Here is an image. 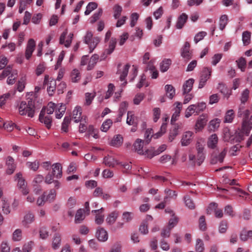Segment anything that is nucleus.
Returning <instances> with one entry per match:
<instances>
[{"label": "nucleus", "instance_id": "obj_23", "mask_svg": "<svg viewBox=\"0 0 252 252\" xmlns=\"http://www.w3.org/2000/svg\"><path fill=\"white\" fill-rule=\"evenodd\" d=\"M218 142V137L216 134L211 135L207 141V146L209 148L214 149L216 148Z\"/></svg>", "mask_w": 252, "mask_h": 252}, {"label": "nucleus", "instance_id": "obj_43", "mask_svg": "<svg viewBox=\"0 0 252 252\" xmlns=\"http://www.w3.org/2000/svg\"><path fill=\"white\" fill-rule=\"evenodd\" d=\"M118 217V213L116 212H112L107 218L106 221L107 223L112 224L114 223Z\"/></svg>", "mask_w": 252, "mask_h": 252}, {"label": "nucleus", "instance_id": "obj_42", "mask_svg": "<svg viewBox=\"0 0 252 252\" xmlns=\"http://www.w3.org/2000/svg\"><path fill=\"white\" fill-rule=\"evenodd\" d=\"M26 166L30 169L33 171H36L39 168V162L35 160L33 162L28 161L26 162Z\"/></svg>", "mask_w": 252, "mask_h": 252}, {"label": "nucleus", "instance_id": "obj_10", "mask_svg": "<svg viewBox=\"0 0 252 252\" xmlns=\"http://www.w3.org/2000/svg\"><path fill=\"white\" fill-rule=\"evenodd\" d=\"M35 46V43L34 40L33 39H29L25 52V57L27 60H29L31 57L32 54L34 50Z\"/></svg>", "mask_w": 252, "mask_h": 252}, {"label": "nucleus", "instance_id": "obj_11", "mask_svg": "<svg viewBox=\"0 0 252 252\" xmlns=\"http://www.w3.org/2000/svg\"><path fill=\"white\" fill-rule=\"evenodd\" d=\"M6 165L7 166L6 173L9 175L12 174L15 171L16 165L14 163V158L8 156L6 160Z\"/></svg>", "mask_w": 252, "mask_h": 252}, {"label": "nucleus", "instance_id": "obj_30", "mask_svg": "<svg viewBox=\"0 0 252 252\" xmlns=\"http://www.w3.org/2000/svg\"><path fill=\"white\" fill-rule=\"evenodd\" d=\"M180 126L176 124L174 125L172 128L170 130L169 135V140L172 142L176 136L178 134V130L180 128Z\"/></svg>", "mask_w": 252, "mask_h": 252}, {"label": "nucleus", "instance_id": "obj_15", "mask_svg": "<svg viewBox=\"0 0 252 252\" xmlns=\"http://www.w3.org/2000/svg\"><path fill=\"white\" fill-rule=\"evenodd\" d=\"M194 80L190 78L187 80L183 85V94H185L189 93L192 90Z\"/></svg>", "mask_w": 252, "mask_h": 252}, {"label": "nucleus", "instance_id": "obj_33", "mask_svg": "<svg viewBox=\"0 0 252 252\" xmlns=\"http://www.w3.org/2000/svg\"><path fill=\"white\" fill-rule=\"evenodd\" d=\"M228 22V18L227 15L224 14L220 16L219 20V28L221 31H223Z\"/></svg>", "mask_w": 252, "mask_h": 252}, {"label": "nucleus", "instance_id": "obj_57", "mask_svg": "<svg viewBox=\"0 0 252 252\" xmlns=\"http://www.w3.org/2000/svg\"><path fill=\"white\" fill-rule=\"evenodd\" d=\"M17 70H13L11 74V75L9 76L7 80V83L9 85H12L14 84L15 79L17 77Z\"/></svg>", "mask_w": 252, "mask_h": 252}, {"label": "nucleus", "instance_id": "obj_63", "mask_svg": "<svg viewBox=\"0 0 252 252\" xmlns=\"http://www.w3.org/2000/svg\"><path fill=\"white\" fill-rule=\"evenodd\" d=\"M195 108L194 105H189L186 110L185 117L186 118H189L190 117L193 113L195 112Z\"/></svg>", "mask_w": 252, "mask_h": 252}, {"label": "nucleus", "instance_id": "obj_34", "mask_svg": "<svg viewBox=\"0 0 252 252\" xmlns=\"http://www.w3.org/2000/svg\"><path fill=\"white\" fill-rule=\"evenodd\" d=\"M56 110V118L61 119L64 114L66 110V107L64 104H61L59 107H57Z\"/></svg>", "mask_w": 252, "mask_h": 252}, {"label": "nucleus", "instance_id": "obj_3", "mask_svg": "<svg viewBox=\"0 0 252 252\" xmlns=\"http://www.w3.org/2000/svg\"><path fill=\"white\" fill-rule=\"evenodd\" d=\"M205 142L204 140L200 139H198L196 143V149L197 152V164L200 165L204 161L205 158L204 150Z\"/></svg>", "mask_w": 252, "mask_h": 252}, {"label": "nucleus", "instance_id": "obj_46", "mask_svg": "<svg viewBox=\"0 0 252 252\" xmlns=\"http://www.w3.org/2000/svg\"><path fill=\"white\" fill-rule=\"evenodd\" d=\"M26 78L25 76L21 77L18 81L17 85V89L19 92H22L24 90L26 83Z\"/></svg>", "mask_w": 252, "mask_h": 252}, {"label": "nucleus", "instance_id": "obj_19", "mask_svg": "<svg viewBox=\"0 0 252 252\" xmlns=\"http://www.w3.org/2000/svg\"><path fill=\"white\" fill-rule=\"evenodd\" d=\"M145 143L144 140L140 139H137L133 144L135 151L140 155H144V152L143 149V144Z\"/></svg>", "mask_w": 252, "mask_h": 252}, {"label": "nucleus", "instance_id": "obj_1", "mask_svg": "<svg viewBox=\"0 0 252 252\" xmlns=\"http://www.w3.org/2000/svg\"><path fill=\"white\" fill-rule=\"evenodd\" d=\"M250 114V111L248 109H245L244 106H240L237 116L243 118L242 127L238 133L241 139H243L245 135L248 136L252 128V115L249 118Z\"/></svg>", "mask_w": 252, "mask_h": 252}, {"label": "nucleus", "instance_id": "obj_20", "mask_svg": "<svg viewBox=\"0 0 252 252\" xmlns=\"http://www.w3.org/2000/svg\"><path fill=\"white\" fill-rule=\"evenodd\" d=\"M103 208H101L98 210H93L92 212L95 214V222L98 224H101L104 221V216L102 215L103 212Z\"/></svg>", "mask_w": 252, "mask_h": 252}, {"label": "nucleus", "instance_id": "obj_60", "mask_svg": "<svg viewBox=\"0 0 252 252\" xmlns=\"http://www.w3.org/2000/svg\"><path fill=\"white\" fill-rule=\"evenodd\" d=\"M250 91L248 89H246L242 93L241 101L244 104L248 100L249 97Z\"/></svg>", "mask_w": 252, "mask_h": 252}, {"label": "nucleus", "instance_id": "obj_8", "mask_svg": "<svg viewBox=\"0 0 252 252\" xmlns=\"http://www.w3.org/2000/svg\"><path fill=\"white\" fill-rule=\"evenodd\" d=\"M39 120L42 123H44L47 128L49 129L52 125V118L49 115L45 116L44 109H42L39 116Z\"/></svg>", "mask_w": 252, "mask_h": 252}, {"label": "nucleus", "instance_id": "obj_48", "mask_svg": "<svg viewBox=\"0 0 252 252\" xmlns=\"http://www.w3.org/2000/svg\"><path fill=\"white\" fill-rule=\"evenodd\" d=\"M112 121L111 119H107L102 123L100 129L103 132H107L112 126Z\"/></svg>", "mask_w": 252, "mask_h": 252}, {"label": "nucleus", "instance_id": "obj_64", "mask_svg": "<svg viewBox=\"0 0 252 252\" xmlns=\"http://www.w3.org/2000/svg\"><path fill=\"white\" fill-rule=\"evenodd\" d=\"M33 242L30 241L25 243L22 248L23 252H30L33 246Z\"/></svg>", "mask_w": 252, "mask_h": 252}, {"label": "nucleus", "instance_id": "obj_24", "mask_svg": "<svg viewBox=\"0 0 252 252\" xmlns=\"http://www.w3.org/2000/svg\"><path fill=\"white\" fill-rule=\"evenodd\" d=\"M176 105V107L174 109V112L172 115L171 118V122H175L177 118L179 116L181 110L182 108V104L179 102H176L174 103Z\"/></svg>", "mask_w": 252, "mask_h": 252}, {"label": "nucleus", "instance_id": "obj_36", "mask_svg": "<svg viewBox=\"0 0 252 252\" xmlns=\"http://www.w3.org/2000/svg\"><path fill=\"white\" fill-rule=\"evenodd\" d=\"M184 201L186 206L189 209H194L195 208V204L193 200L189 195H186L184 197Z\"/></svg>", "mask_w": 252, "mask_h": 252}, {"label": "nucleus", "instance_id": "obj_35", "mask_svg": "<svg viewBox=\"0 0 252 252\" xmlns=\"http://www.w3.org/2000/svg\"><path fill=\"white\" fill-rule=\"evenodd\" d=\"M57 106H58L54 103L50 102L48 103L46 107H43L42 109H44L45 114L46 113L49 115L52 114L54 112L55 109L57 108Z\"/></svg>", "mask_w": 252, "mask_h": 252}, {"label": "nucleus", "instance_id": "obj_37", "mask_svg": "<svg viewBox=\"0 0 252 252\" xmlns=\"http://www.w3.org/2000/svg\"><path fill=\"white\" fill-rule=\"evenodd\" d=\"M61 242V235L59 234L56 233L55 234L53 242H52V247L54 249L56 250L58 249L60 245Z\"/></svg>", "mask_w": 252, "mask_h": 252}, {"label": "nucleus", "instance_id": "obj_6", "mask_svg": "<svg viewBox=\"0 0 252 252\" xmlns=\"http://www.w3.org/2000/svg\"><path fill=\"white\" fill-rule=\"evenodd\" d=\"M212 73V68L204 67L202 71L200 76L198 88H202L205 85L207 80L210 78Z\"/></svg>", "mask_w": 252, "mask_h": 252}, {"label": "nucleus", "instance_id": "obj_13", "mask_svg": "<svg viewBox=\"0 0 252 252\" xmlns=\"http://www.w3.org/2000/svg\"><path fill=\"white\" fill-rule=\"evenodd\" d=\"M121 65V64L120 63L118 65V70H117V74H119L120 75V79L121 81H123L125 80V78L127 76V73L128 72V70L130 67V65L129 64H126L125 65L123 69L122 70L120 69V66Z\"/></svg>", "mask_w": 252, "mask_h": 252}, {"label": "nucleus", "instance_id": "obj_4", "mask_svg": "<svg viewBox=\"0 0 252 252\" xmlns=\"http://www.w3.org/2000/svg\"><path fill=\"white\" fill-rule=\"evenodd\" d=\"M15 180L18 182V187L24 195H27L29 192V190L27 188V183L23 177L22 174L21 172L17 173L15 175Z\"/></svg>", "mask_w": 252, "mask_h": 252}, {"label": "nucleus", "instance_id": "obj_5", "mask_svg": "<svg viewBox=\"0 0 252 252\" xmlns=\"http://www.w3.org/2000/svg\"><path fill=\"white\" fill-rule=\"evenodd\" d=\"M226 148H224L220 153H217L214 151L212 155L211 159V163L215 164L218 162L222 163L223 161V159L225 158L227 153Z\"/></svg>", "mask_w": 252, "mask_h": 252}, {"label": "nucleus", "instance_id": "obj_21", "mask_svg": "<svg viewBox=\"0 0 252 252\" xmlns=\"http://www.w3.org/2000/svg\"><path fill=\"white\" fill-rule=\"evenodd\" d=\"M52 174L57 178H60L62 176V168L59 163H56L52 165Z\"/></svg>", "mask_w": 252, "mask_h": 252}, {"label": "nucleus", "instance_id": "obj_17", "mask_svg": "<svg viewBox=\"0 0 252 252\" xmlns=\"http://www.w3.org/2000/svg\"><path fill=\"white\" fill-rule=\"evenodd\" d=\"M207 121V117L205 115L200 116L195 126V129L198 131L201 130L206 125Z\"/></svg>", "mask_w": 252, "mask_h": 252}, {"label": "nucleus", "instance_id": "obj_18", "mask_svg": "<svg viewBox=\"0 0 252 252\" xmlns=\"http://www.w3.org/2000/svg\"><path fill=\"white\" fill-rule=\"evenodd\" d=\"M123 143V137L121 134L115 135L111 141L110 145L112 146L118 148L120 147Z\"/></svg>", "mask_w": 252, "mask_h": 252}, {"label": "nucleus", "instance_id": "obj_52", "mask_svg": "<svg viewBox=\"0 0 252 252\" xmlns=\"http://www.w3.org/2000/svg\"><path fill=\"white\" fill-rule=\"evenodd\" d=\"M13 71V70H12V67L10 65L7 66L4 68L1 74L0 75V80H3L10 73L11 74Z\"/></svg>", "mask_w": 252, "mask_h": 252}, {"label": "nucleus", "instance_id": "obj_55", "mask_svg": "<svg viewBox=\"0 0 252 252\" xmlns=\"http://www.w3.org/2000/svg\"><path fill=\"white\" fill-rule=\"evenodd\" d=\"M71 80L73 82H77L80 79V74L77 69H73L71 74Z\"/></svg>", "mask_w": 252, "mask_h": 252}, {"label": "nucleus", "instance_id": "obj_44", "mask_svg": "<svg viewBox=\"0 0 252 252\" xmlns=\"http://www.w3.org/2000/svg\"><path fill=\"white\" fill-rule=\"evenodd\" d=\"M128 107V103L126 101L122 102L119 107V116L121 118L126 113Z\"/></svg>", "mask_w": 252, "mask_h": 252}, {"label": "nucleus", "instance_id": "obj_40", "mask_svg": "<svg viewBox=\"0 0 252 252\" xmlns=\"http://www.w3.org/2000/svg\"><path fill=\"white\" fill-rule=\"evenodd\" d=\"M126 123L130 126H135L137 125V123L135 121V117L133 112H127Z\"/></svg>", "mask_w": 252, "mask_h": 252}, {"label": "nucleus", "instance_id": "obj_59", "mask_svg": "<svg viewBox=\"0 0 252 252\" xmlns=\"http://www.w3.org/2000/svg\"><path fill=\"white\" fill-rule=\"evenodd\" d=\"M114 10V17L115 19H118L122 13V7L119 5L116 4L113 7Z\"/></svg>", "mask_w": 252, "mask_h": 252}, {"label": "nucleus", "instance_id": "obj_50", "mask_svg": "<svg viewBox=\"0 0 252 252\" xmlns=\"http://www.w3.org/2000/svg\"><path fill=\"white\" fill-rule=\"evenodd\" d=\"M153 134V130L152 128H148L146 130L144 134L145 140H144L146 144H148L152 138L151 136Z\"/></svg>", "mask_w": 252, "mask_h": 252}, {"label": "nucleus", "instance_id": "obj_47", "mask_svg": "<svg viewBox=\"0 0 252 252\" xmlns=\"http://www.w3.org/2000/svg\"><path fill=\"white\" fill-rule=\"evenodd\" d=\"M97 7V4L96 3L94 2H91L88 3L86 7V10L85 11V15H88L90 14V13L95 9H96Z\"/></svg>", "mask_w": 252, "mask_h": 252}, {"label": "nucleus", "instance_id": "obj_58", "mask_svg": "<svg viewBox=\"0 0 252 252\" xmlns=\"http://www.w3.org/2000/svg\"><path fill=\"white\" fill-rule=\"evenodd\" d=\"M22 230L20 229H16L12 235V239L14 241H19L22 239Z\"/></svg>", "mask_w": 252, "mask_h": 252}, {"label": "nucleus", "instance_id": "obj_7", "mask_svg": "<svg viewBox=\"0 0 252 252\" xmlns=\"http://www.w3.org/2000/svg\"><path fill=\"white\" fill-rule=\"evenodd\" d=\"M67 34V30L66 29L62 33L60 38V43L61 44H64V46L66 47H68L70 46L72 39L73 36V34L72 33H70L68 35L67 39L65 40L66 37V35Z\"/></svg>", "mask_w": 252, "mask_h": 252}, {"label": "nucleus", "instance_id": "obj_16", "mask_svg": "<svg viewBox=\"0 0 252 252\" xmlns=\"http://www.w3.org/2000/svg\"><path fill=\"white\" fill-rule=\"evenodd\" d=\"M103 162L105 165L110 167H114L116 165L120 164L116 159L109 156H106L104 158Z\"/></svg>", "mask_w": 252, "mask_h": 252}, {"label": "nucleus", "instance_id": "obj_54", "mask_svg": "<svg viewBox=\"0 0 252 252\" xmlns=\"http://www.w3.org/2000/svg\"><path fill=\"white\" fill-rule=\"evenodd\" d=\"M204 250V243L200 239L196 240L195 251L196 252H203Z\"/></svg>", "mask_w": 252, "mask_h": 252}, {"label": "nucleus", "instance_id": "obj_53", "mask_svg": "<svg viewBox=\"0 0 252 252\" xmlns=\"http://www.w3.org/2000/svg\"><path fill=\"white\" fill-rule=\"evenodd\" d=\"M220 120L219 119H215L210 121L209 125L210 130L214 131L218 128L220 126Z\"/></svg>", "mask_w": 252, "mask_h": 252}, {"label": "nucleus", "instance_id": "obj_62", "mask_svg": "<svg viewBox=\"0 0 252 252\" xmlns=\"http://www.w3.org/2000/svg\"><path fill=\"white\" fill-rule=\"evenodd\" d=\"M199 228L202 231L206 230L207 228L206 223L205 221V218L204 216L200 217L199 220Z\"/></svg>", "mask_w": 252, "mask_h": 252}, {"label": "nucleus", "instance_id": "obj_51", "mask_svg": "<svg viewBox=\"0 0 252 252\" xmlns=\"http://www.w3.org/2000/svg\"><path fill=\"white\" fill-rule=\"evenodd\" d=\"M238 67L242 71H244L246 66V60L243 57H241L239 60L236 61Z\"/></svg>", "mask_w": 252, "mask_h": 252}, {"label": "nucleus", "instance_id": "obj_2", "mask_svg": "<svg viewBox=\"0 0 252 252\" xmlns=\"http://www.w3.org/2000/svg\"><path fill=\"white\" fill-rule=\"evenodd\" d=\"M19 111L21 115H27L28 117L32 118L35 112L34 102L31 99L28 103L22 101L19 107Z\"/></svg>", "mask_w": 252, "mask_h": 252}, {"label": "nucleus", "instance_id": "obj_38", "mask_svg": "<svg viewBox=\"0 0 252 252\" xmlns=\"http://www.w3.org/2000/svg\"><path fill=\"white\" fill-rule=\"evenodd\" d=\"M84 213V211L83 209H80L77 210L75 217V223H79L84 219L85 215Z\"/></svg>", "mask_w": 252, "mask_h": 252}, {"label": "nucleus", "instance_id": "obj_29", "mask_svg": "<svg viewBox=\"0 0 252 252\" xmlns=\"http://www.w3.org/2000/svg\"><path fill=\"white\" fill-rule=\"evenodd\" d=\"M98 59H99L98 55H97V54L93 55L91 57V58H90V59L88 62V64L87 66V69L88 70H92L95 66L96 63H97Z\"/></svg>", "mask_w": 252, "mask_h": 252}, {"label": "nucleus", "instance_id": "obj_27", "mask_svg": "<svg viewBox=\"0 0 252 252\" xmlns=\"http://www.w3.org/2000/svg\"><path fill=\"white\" fill-rule=\"evenodd\" d=\"M34 220V216L31 213H28L24 217L22 220V224L25 227H29L30 224Z\"/></svg>", "mask_w": 252, "mask_h": 252}, {"label": "nucleus", "instance_id": "obj_9", "mask_svg": "<svg viewBox=\"0 0 252 252\" xmlns=\"http://www.w3.org/2000/svg\"><path fill=\"white\" fill-rule=\"evenodd\" d=\"M193 133L190 131L185 132L181 140V145L183 146L189 145L192 140Z\"/></svg>", "mask_w": 252, "mask_h": 252}, {"label": "nucleus", "instance_id": "obj_31", "mask_svg": "<svg viewBox=\"0 0 252 252\" xmlns=\"http://www.w3.org/2000/svg\"><path fill=\"white\" fill-rule=\"evenodd\" d=\"M116 43V38L113 37L111 38L109 43L108 48L105 50L104 54H106L107 55H110L114 50Z\"/></svg>", "mask_w": 252, "mask_h": 252}, {"label": "nucleus", "instance_id": "obj_14", "mask_svg": "<svg viewBox=\"0 0 252 252\" xmlns=\"http://www.w3.org/2000/svg\"><path fill=\"white\" fill-rule=\"evenodd\" d=\"M96 237L101 242H105L107 240L108 235L107 232L103 228L99 227L97 229L96 233Z\"/></svg>", "mask_w": 252, "mask_h": 252}, {"label": "nucleus", "instance_id": "obj_39", "mask_svg": "<svg viewBox=\"0 0 252 252\" xmlns=\"http://www.w3.org/2000/svg\"><path fill=\"white\" fill-rule=\"evenodd\" d=\"M235 114L232 109L228 110L225 114L224 117V123H231L234 118Z\"/></svg>", "mask_w": 252, "mask_h": 252}, {"label": "nucleus", "instance_id": "obj_41", "mask_svg": "<svg viewBox=\"0 0 252 252\" xmlns=\"http://www.w3.org/2000/svg\"><path fill=\"white\" fill-rule=\"evenodd\" d=\"M165 89L166 92L167 96L172 99L175 94V90L171 85H166L165 86Z\"/></svg>", "mask_w": 252, "mask_h": 252}, {"label": "nucleus", "instance_id": "obj_32", "mask_svg": "<svg viewBox=\"0 0 252 252\" xmlns=\"http://www.w3.org/2000/svg\"><path fill=\"white\" fill-rule=\"evenodd\" d=\"M217 207L218 205L216 203H211L209 205V208L215 210V215L216 217L218 218H221L223 215L222 210L217 209Z\"/></svg>", "mask_w": 252, "mask_h": 252}, {"label": "nucleus", "instance_id": "obj_45", "mask_svg": "<svg viewBox=\"0 0 252 252\" xmlns=\"http://www.w3.org/2000/svg\"><path fill=\"white\" fill-rule=\"evenodd\" d=\"M70 117L65 116L64 118L62 124V130L65 132L68 131V127L70 123Z\"/></svg>", "mask_w": 252, "mask_h": 252}, {"label": "nucleus", "instance_id": "obj_22", "mask_svg": "<svg viewBox=\"0 0 252 252\" xmlns=\"http://www.w3.org/2000/svg\"><path fill=\"white\" fill-rule=\"evenodd\" d=\"M188 19V16L186 13H182L178 18L176 27L178 29H182Z\"/></svg>", "mask_w": 252, "mask_h": 252}, {"label": "nucleus", "instance_id": "obj_61", "mask_svg": "<svg viewBox=\"0 0 252 252\" xmlns=\"http://www.w3.org/2000/svg\"><path fill=\"white\" fill-rule=\"evenodd\" d=\"M194 105L195 108V113L197 115L199 114L200 112L203 111L206 108V104L203 102L198 103Z\"/></svg>", "mask_w": 252, "mask_h": 252}, {"label": "nucleus", "instance_id": "obj_26", "mask_svg": "<svg viewBox=\"0 0 252 252\" xmlns=\"http://www.w3.org/2000/svg\"><path fill=\"white\" fill-rule=\"evenodd\" d=\"M72 119L75 123H78L81 121L82 117H81L82 114V109L81 107L76 106L72 112Z\"/></svg>", "mask_w": 252, "mask_h": 252}, {"label": "nucleus", "instance_id": "obj_12", "mask_svg": "<svg viewBox=\"0 0 252 252\" xmlns=\"http://www.w3.org/2000/svg\"><path fill=\"white\" fill-rule=\"evenodd\" d=\"M190 44L189 42L186 41L183 47L181 49L182 57L187 60H189L191 58V54L190 51Z\"/></svg>", "mask_w": 252, "mask_h": 252}, {"label": "nucleus", "instance_id": "obj_49", "mask_svg": "<svg viewBox=\"0 0 252 252\" xmlns=\"http://www.w3.org/2000/svg\"><path fill=\"white\" fill-rule=\"evenodd\" d=\"M242 40L244 45L250 44L251 41V32L249 31H245L242 34Z\"/></svg>", "mask_w": 252, "mask_h": 252}, {"label": "nucleus", "instance_id": "obj_25", "mask_svg": "<svg viewBox=\"0 0 252 252\" xmlns=\"http://www.w3.org/2000/svg\"><path fill=\"white\" fill-rule=\"evenodd\" d=\"M219 91L223 94L224 96L228 98L231 94V91L223 83H219L218 87Z\"/></svg>", "mask_w": 252, "mask_h": 252}, {"label": "nucleus", "instance_id": "obj_56", "mask_svg": "<svg viewBox=\"0 0 252 252\" xmlns=\"http://www.w3.org/2000/svg\"><path fill=\"white\" fill-rule=\"evenodd\" d=\"M56 81L54 80H52L50 81V83L49 84V86L47 88V91L50 95H52L54 91L56 89Z\"/></svg>", "mask_w": 252, "mask_h": 252}, {"label": "nucleus", "instance_id": "obj_28", "mask_svg": "<svg viewBox=\"0 0 252 252\" xmlns=\"http://www.w3.org/2000/svg\"><path fill=\"white\" fill-rule=\"evenodd\" d=\"M172 61L169 59H164L160 63V70L161 72H164L168 70L170 65L171 64Z\"/></svg>", "mask_w": 252, "mask_h": 252}]
</instances>
